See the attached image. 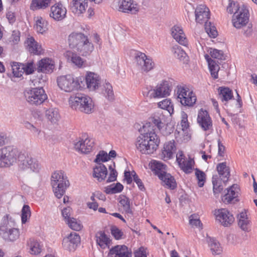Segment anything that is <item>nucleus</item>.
<instances>
[{
  "label": "nucleus",
  "instance_id": "f257e3e1",
  "mask_svg": "<svg viewBox=\"0 0 257 257\" xmlns=\"http://www.w3.org/2000/svg\"><path fill=\"white\" fill-rule=\"evenodd\" d=\"M68 43L71 48L75 49L83 56L90 55L94 49L88 37L80 32L71 33L68 36Z\"/></svg>",
  "mask_w": 257,
  "mask_h": 257
},
{
  "label": "nucleus",
  "instance_id": "f03ea898",
  "mask_svg": "<svg viewBox=\"0 0 257 257\" xmlns=\"http://www.w3.org/2000/svg\"><path fill=\"white\" fill-rule=\"evenodd\" d=\"M159 143L160 140L155 133L148 130L137 138L136 146L142 154H151L157 150Z\"/></svg>",
  "mask_w": 257,
  "mask_h": 257
},
{
  "label": "nucleus",
  "instance_id": "7ed1b4c3",
  "mask_svg": "<svg viewBox=\"0 0 257 257\" xmlns=\"http://www.w3.org/2000/svg\"><path fill=\"white\" fill-rule=\"evenodd\" d=\"M68 103L69 106L72 109L79 110L85 113H91L94 108L92 99L81 93L71 94L69 98Z\"/></svg>",
  "mask_w": 257,
  "mask_h": 257
},
{
  "label": "nucleus",
  "instance_id": "20e7f679",
  "mask_svg": "<svg viewBox=\"0 0 257 257\" xmlns=\"http://www.w3.org/2000/svg\"><path fill=\"white\" fill-rule=\"evenodd\" d=\"M51 185L55 195L58 198H61L69 186L67 178L61 171L54 172L51 176Z\"/></svg>",
  "mask_w": 257,
  "mask_h": 257
},
{
  "label": "nucleus",
  "instance_id": "39448f33",
  "mask_svg": "<svg viewBox=\"0 0 257 257\" xmlns=\"http://www.w3.org/2000/svg\"><path fill=\"white\" fill-rule=\"evenodd\" d=\"M20 153L12 146H7L0 149V167H9L18 160Z\"/></svg>",
  "mask_w": 257,
  "mask_h": 257
},
{
  "label": "nucleus",
  "instance_id": "423d86ee",
  "mask_svg": "<svg viewBox=\"0 0 257 257\" xmlns=\"http://www.w3.org/2000/svg\"><path fill=\"white\" fill-rule=\"evenodd\" d=\"M27 102L31 105L38 106L47 99V95L42 87L31 88L24 92Z\"/></svg>",
  "mask_w": 257,
  "mask_h": 257
},
{
  "label": "nucleus",
  "instance_id": "0eeeda50",
  "mask_svg": "<svg viewBox=\"0 0 257 257\" xmlns=\"http://www.w3.org/2000/svg\"><path fill=\"white\" fill-rule=\"evenodd\" d=\"M18 160L19 169L28 173L38 172L40 169L38 161L28 155L20 153Z\"/></svg>",
  "mask_w": 257,
  "mask_h": 257
},
{
  "label": "nucleus",
  "instance_id": "6e6552de",
  "mask_svg": "<svg viewBox=\"0 0 257 257\" xmlns=\"http://www.w3.org/2000/svg\"><path fill=\"white\" fill-rule=\"evenodd\" d=\"M57 84L61 90L67 92L77 90L80 87L78 80L71 75L61 76L58 77Z\"/></svg>",
  "mask_w": 257,
  "mask_h": 257
},
{
  "label": "nucleus",
  "instance_id": "1a4fd4ad",
  "mask_svg": "<svg viewBox=\"0 0 257 257\" xmlns=\"http://www.w3.org/2000/svg\"><path fill=\"white\" fill-rule=\"evenodd\" d=\"M249 20V12L246 6H242V9L233 15L232 19L233 26L236 29L245 26Z\"/></svg>",
  "mask_w": 257,
  "mask_h": 257
},
{
  "label": "nucleus",
  "instance_id": "9d476101",
  "mask_svg": "<svg viewBox=\"0 0 257 257\" xmlns=\"http://www.w3.org/2000/svg\"><path fill=\"white\" fill-rule=\"evenodd\" d=\"M137 66L142 72H148L151 70L154 66V63L152 60L148 58L145 53H138L136 56Z\"/></svg>",
  "mask_w": 257,
  "mask_h": 257
},
{
  "label": "nucleus",
  "instance_id": "9b49d317",
  "mask_svg": "<svg viewBox=\"0 0 257 257\" xmlns=\"http://www.w3.org/2000/svg\"><path fill=\"white\" fill-rule=\"evenodd\" d=\"M214 214L216 219L224 226L230 225L234 221V218L228 210L224 208L215 210Z\"/></svg>",
  "mask_w": 257,
  "mask_h": 257
},
{
  "label": "nucleus",
  "instance_id": "f8f14e48",
  "mask_svg": "<svg viewBox=\"0 0 257 257\" xmlns=\"http://www.w3.org/2000/svg\"><path fill=\"white\" fill-rule=\"evenodd\" d=\"M171 90L170 83L167 81H164L152 91L151 95L154 98L164 97L170 95Z\"/></svg>",
  "mask_w": 257,
  "mask_h": 257
},
{
  "label": "nucleus",
  "instance_id": "ddd939ff",
  "mask_svg": "<svg viewBox=\"0 0 257 257\" xmlns=\"http://www.w3.org/2000/svg\"><path fill=\"white\" fill-rule=\"evenodd\" d=\"M197 122L204 131L210 130L212 127V120L208 112L203 109H201L198 114Z\"/></svg>",
  "mask_w": 257,
  "mask_h": 257
},
{
  "label": "nucleus",
  "instance_id": "4468645a",
  "mask_svg": "<svg viewBox=\"0 0 257 257\" xmlns=\"http://www.w3.org/2000/svg\"><path fill=\"white\" fill-rule=\"evenodd\" d=\"M93 146V142L85 136L74 144L75 150L83 154H87L90 152Z\"/></svg>",
  "mask_w": 257,
  "mask_h": 257
},
{
  "label": "nucleus",
  "instance_id": "2eb2a0df",
  "mask_svg": "<svg viewBox=\"0 0 257 257\" xmlns=\"http://www.w3.org/2000/svg\"><path fill=\"white\" fill-rule=\"evenodd\" d=\"M119 11L123 13L135 14L139 11L138 5L134 0H119Z\"/></svg>",
  "mask_w": 257,
  "mask_h": 257
},
{
  "label": "nucleus",
  "instance_id": "dca6fc26",
  "mask_svg": "<svg viewBox=\"0 0 257 257\" xmlns=\"http://www.w3.org/2000/svg\"><path fill=\"white\" fill-rule=\"evenodd\" d=\"M132 257V252L125 245H117L112 247L108 254V256Z\"/></svg>",
  "mask_w": 257,
  "mask_h": 257
},
{
  "label": "nucleus",
  "instance_id": "f3484780",
  "mask_svg": "<svg viewBox=\"0 0 257 257\" xmlns=\"http://www.w3.org/2000/svg\"><path fill=\"white\" fill-rule=\"evenodd\" d=\"M195 20L198 23H207L210 18V11L205 5H199L197 7L195 11Z\"/></svg>",
  "mask_w": 257,
  "mask_h": 257
},
{
  "label": "nucleus",
  "instance_id": "a211bd4d",
  "mask_svg": "<svg viewBox=\"0 0 257 257\" xmlns=\"http://www.w3.org/2000/svg\"><path fill=\"white\" fill-rule=\"evenodd\" d=\"M67 10L61 3H58L52 6L50 13V17L56 21H61L66 17Z\"/></svg>",
  "mask_w": 257,
  "mask_h": 257
},
{
  "label": "nucleus",
  "instance_id": "6ab92c4d",
  "mask_svg": "<svg viewBox=\"0 0 257 257\" xmlns=\"http://www.w3.org/2000/svg\"><path fill=\"white\" fill-rule=\"evenodd\" d=\"M85 79L87 88L91 91L95 90L101 84V79L99 76L93 72L87 73Z\"/></svg>",
  "mask_w": 257,
  "mask_h": 257
},
{
  "label": "nucleus",
  "instance_id": "aec40b11",
  "mask_svg": "<svg viewBox=\"0 0 257 257\" xmlns=\"http://www.w3.org/2000/svg\"><path fill=\"white\" fill-rule=\"evenodd\" d=\"M176 150L174 140L170 141L164 144L163 150L160 154V157L164 161H167L173 158Z\"/></svg>",
  "mask_w": 257,
  "mask_h": 257
},
{
  "label": "nucleus",
  "instance_id": "412c9836",
  "mask_svg": "<svg viewBox=\"0 0 257 257\" xmlns=\"http://www.w3.org/2000/svg\"><path fill=\"white\" fill-rule=\"evenodd\" d=\"M64 55L68 61L71 62L78 68H83L87 66L86 61L74 52L68 51L66 52Z\"/></svg>",
  "mask_w": 257,
  "mask_h": 257
},
{
  "label": "nucleus",
  "instance_id": "4be33fe9",
  "mask_svg": "<svg viewBox=\"0 0 257 257\" xmlns=\"http://www.w3.org/2000/svg\"><path fill=\"white\" fill-rule=\"evenodd\" d=\"M189 88L185 85H178L177 86L175 92L177 95V99L181 104H191L192 103L193 99L190 98L189 100L184 99V96H187L188 92H190Z\"/></svg>",
  "mask_w": 257,
  "mask_h": 257
},
{
  "label": "nucleus",
  "instance_id": "5701e85b",
  "mask_svg": "<svg viewBox=\"0 0 257 257\" xmlns=\"http://www.w3.org/2000/svg\"><path fill=\"white\" fill-rule=\"evenodd\" d=\"M171 34L174 39L181 45L186 46L187 44V40L181 27L177 26H174L172 28Z\"/></svg>",
  "mask_w": 257,
  "mask_h": 257
},
{
  "label": "nucleus",
  "instance_id": "b1692460",
  "mask_svg": "<svg viewBox=\"0 0 257 257\" xmlns=\"http://www.w3.org/2000/svg\"><path fill=\"white\" fill-rule=\"evenodd\" d=\"M54 68L53 61L49 58H45L39 62L37 69L38 71L47 73L52 72Z\"/></svg>",
  "mask_w": 257,
  "mask_h": 257
},
{
  "label": "nucleus",
  "instance_id": "393cba45",
  "mask_svg": "<svg viewBox=\"0 0 257 257\" xmlns=\"http://www.w3.org/2000/svg\"><path fill=\"white\" fill-rule=\"evenodd\" d=\"M88 0H73L71 10L73 13L79 15L84 13L88 6Z\"/></svg>",
  "mask_w": 257,
  "mask_h": 257
},
{
  "label": "nucleus",
  "instance_id": "a878e982",
  "mask_svg": "<svg viewBox=\"0 0 257 257\" xmlns=\"http://www.w3.org/2000/svg\"><path fill=\"white\" fill-rule=\"evenodd\" d=\"M216 170L219 176V178L224 183L228 181L230 177V168L226 165V162L219 163L217 165Z\"/></svg>",
  "mask_w": 257,
  "mask_h": 257
},
{
  "label": "nucleus",
  "instance_id": "bb28decb",
  "mask_svg": "<svg viewBox=\"0 0 257 257\" xmlns=\"http://www.w3.org/2000/svg\"><path fill=\"white\" fill-rule=\"evenodd\" d=\"M107 175V170L105 166L102 163H97V165L93 169V176L97 178L99 181H101L105 179Z\"/></svg>",
  "mask_w": 257,
  "mask_h": 257
},
{
  "label": "nucleus",
  "instance_id": "cd10ccee",
  "mask_svg": "<svg viewBox=\"0 0 257 257\" xmlns=\"http://www.w3.org/2000/svg\"><path fill=\"white\" fill-rule=\"evenodd\" d=\"M238 185L233 184L227 189V193L223 196L222 201L225 203H230L237 196Z\"/></svg>",
  "mask_w": 257,
  "mask_h": 257
},
{
  "label": "nucleus",
  "instance_id": "c85d7f7f",
  "mask_svg": "<svg viewBox=\"0 0 257 257\" xmlns=\"http://www.w3.org/2000/svg\"><path fill=\"white\" fill-rule=\"evenodd\" d=\"M97 244L102 249L109 247L110 240L105 233L102 231H98L95 235Z\"/></svg>",
  "mask_w": 257,
  "mask_h": 257
},
{
  "label": "nucleus",
  "instance_id": "c756f323",
  "mask_svg": "<svg viewBox=\"0 0 257 257\" xmlns=\"http://www.w3.org/2000/svg\"><path fill=\"white\" fill-rule=\"evenodd\" d=\"M0 235L5 240L13 242L19 238L20 232L18 229L13 227L2 232Z\"/></svg>",
  "mask_w": 257,
  "mask_h": 257
},
{
  "label": "nucleus",
  "instance_id": "7c9ffc66",
  "mask_svg": "<svg viewBox=\"0 0 257 257\" xmlns=\"http://www.w3.org/2000/svg\"><path fill=\"white\" fill-rule=\"evenodd\" d=\"M159 179L163 181V185L165 186L166 188L173 190L177 186L174 178L170 174L167 173V172L163 175H161Z\"/></svg>",
  "mask_w": 257,
  "mask_h": 257
},
{
  "label": "nucleus",
  "instance_id": "2f4dec72",
  "mask_svg": "<svg viewBox=\"0 0 257 257\" xmlns=\"http://www.w3.org/2000/svg\"><path fill=\"white\" fill-rule=\"evenodd\" d=\"M15 225L14 220L9 214H6L2 218L0 224V234L4 232Z\"/></svg>",
  "mask_w": 257,
  "mask_h": 257
},
{
  "label": "nucleus",
  "instance_id": "473e14b6",
  "mask_svg": "<svg viewBox=\"0 0 257 257\" xmlns=\"http://www.w3.org/2000/svg\"><path fill=\"white\" fill-rule=\"evenodd\" d=\"M178 163L181 169L186 173H190L192 171V167L194 162L193 159L189 158L187 160L185 158L178 159Z\"/></svg>",
  "mask_w": 257,
  "mask_h": 257
},
{
  "label": "nucleus",
  "instance_id": "72a5a7b5",
  "mask_svg": "<svg viewBox=\"0 0 257 257\" xmlns=\"http://www.w3.org/2000/svg\"><path fill=\"white\" fill-rule=\"evenodd\" d=\"M53 0H32L30 5V9L36 11L40 9H46L48 8Z\"/></svg>",
  "mask_w": 257,
  "mask_h": 257
},
{
  "label": "nucleus",
  "instance_id": "f704fd0d",
  "mask_svg": "<svg viewBox=\"0 0 257 257\" xmlns=\"http://www.w3.org/2000/svg\"><path fill=\"white\" fill-rule=\"evenodd\" d=\"M150 165L152 170L154 171L159 178L161 177V175H163L166 172V165L159 161H152Z\"/></svg>",
  "mask_w": 257,
  "mask_h": 257
},
{
  "label": "nucleus",
  "instance_id": "c9c22d12",
  "mask_svg": "<svg viewBox=\"0 0 257 257\" xmlns=\"http://www.w3.org/2000/svg\"><path fill=\"white\" fill-rule=\"evenodd\" d=\"M238 224L240 228L245 231H248L249 229V220L247 217L246 212L242 211L237 216Z\"/></svg>",
  "mask_w": 257,
  "mask_h": 257
},
{
  "label": "nucleus",
  "instance_id": "e433bc0d",
  "mask_svg": "<svg viewBox=\"0 0 257 257\" xmlns=\"http://www.w3.org/2000/svg\"><path fill=\"white\" fill-rule=\"evenodd\" d=\"M45 115L48 120L52 123H56L60 118L58 110L56 108H50L46 110Z\"/></svg>",
  "mask_w": 257,
  "mask_h": 257
},
{
  "label": "nucleus",
  "instance_id": "4c0bfd02",
  "mask_svg": "<svg viewBox=\"0 0 257 257\" xmlns=\"http://www.w3.org/2000/svg\"><path fill=\"white\" fill-rule=\"evenodd\" d=\"M29 50L31 53L36 55H40L41 54L43 49L41 46L37 43L32 37L29 38L27 40Z\"/></svg>",
  "mask_w": 257,
  "mask_h": 257
},
{
  "label": "nucleus",
  "instance_id": "58836bf2",
  "mask_svg": "<svg viewBox=\"0 0 257 257\" xmlns=\"http://www.w3.org/2000/svg\"><path fill=\"white\" fill-rule=\"evenodd\" d=\"M35 25L34 28L38 33L43 34L47 30V22L42 17L38 16L35 18Z\"/></svg>",
  "mask_w": 257,
  "mask_h": 257
},
{
  "label": "nucleus",
  "instance_id": "ea45409f",
  "mask_svg": "<svg viewBox=\"0 0 257 257\" xmlns=\"http://www.w3.org/2000/svg\"><path fill=\"white\" fill-rule=\"evenodd\" d=\"M205 58L207 60L209 70L210 71L212 77L214 79L217 78L218 72L219 70V67L218 65L214 60L211 59V58H209L208 55H206Z\"/></svg>",
  "mask_w": 257,
  "mask_h": 257
},
{
  "label": "nucleus",
  "instance_id": "a19ab883",
  "mask_svg": "<svg viewBox=\"0 0 257 257\" xmlns=\"http://www.w3.org/2000/svg\"><path fill=\"white\" fill-rule=\"evenodd\" d=\"M218 90L219 96L222 101H227L233 97L232 91L228 87H220Z\"/></svg>",
  "mask_w": 257,
  "mask_h": 257
},
{
  "label": "nucleus",
  "instance_id": "79ce46f5",
  "mask_svg": "<svg viewBox=\"0 0 257 257\" xmlns=\"http://www.w3.org/2000/svg\"><path fill=\"white\" fill-rule=\"evenodd\" d=\"M102 92L105 98L109 101H112L114 99L112 87L109 83H105L103 85Z\"/></svg>",
  "mask_w": 257,
  "mask_h": 257
},
{
  "label": "nucleus",
  "instance_id": "37998d69",
  "mask_svg": "<svg viewBox=\"0 0 257 257\" xmlns=\"http://www.w3.org/2000/svg\"><path fill=\"white\" fill-rule=\"evenodd\" d=\"M217 175H213L212 177L213 191L215 195L219 194L223 189L222 182Z\"/></svg>",
  "mask_w": 257,
  "mask_h": 257
},
{
  "label": "nucleus",
  "instance_id": "c03bdc74",
  "mask_svg": "<svg viewBox=\"0 0 257 257\" xmlns=\"http://www.w3.org/2000/svg\"><path fill=\"white\" fill-rule=\"evenodd\" d=\"M172 52L174 54V56L180 61L184 62L187 61V54L180 46L178 45L174 46L172 48Z\"/></svg>",
  "mask_w": 257,
  "mask_h": 257
},
{
  "label": "nucleus",
  "instance_id": "a18cd8bd",
  "mask_svg": "<svg viewBox=\"0 0 257 257\" xmlns=\"http://www.w3.org/2000/svg\"><path fill=\"white\" fill-rule=\"evenodd\" d=\"M28 245L29 247V252L32 254H38L41 251L39 243L34 239H30L28 242Z\"/></svg>",
  "mask_w": 257,
  "mask_h": 257
},
{
  "label": "nucleus",
  "instance_id": "49530a36",
  "mask_svg": "<svg viewBox=\"0 0 257 257\" xmlns=\"http://www.w3.org/2000/svg\"><path fill=\"white\" fill-rule=\"evenodd\" d=\"M210 249L213 254H219L222 252V248L219 242L214 238H210L208 241Z\"/></svg>",
  "mask_w": 257,
  "mask_h": 257
},
{
  "label": "nucleus",
  "instance_id": "de8ad7c7",
  "mask_svg": "<svg viewBox=\"0 0 257 257\" xmlns=\"http://www.w3.org/2000/svg\"><path fill=\"white\" fill-rule=\"evenodd\" d=\"M158 105L162 109L167 110L170 114H172L174 112V107L171 100L169 99H165L158 103Z\"/></svg>",
  "mask_w": 257,
  "mask_h": 257
},
{
  "label": "nucleus",
  "instance_id": "09e8293b",
  "mask_svg": "<svg viewBox=\"0 0 257 257\" xmlns=\"http://www.w3.org/2000/svg\"><path fill=\"white\" fill-rule=\"evenodd\" d=\"M242 9V6L240 7L237 2L229 0V4L227 7L226 10L228 13L233 14L235 15L238 11H240V9Z\"/></svg>",
  "mask_w": 257,
  "mask_h": 257
},
{
  "label": "nucleus",
  "instance_id": "8fccbe9b",
  "mask_svg": "<svg viewBox=\"0 0 257 257\" xmlns=\"http://www.w3.org/2000/svg\"><path fill=\"white\" fill-rule=\"evenodd\" d=\"M119 203L123 207V210L127 214H132L133 211L130 207V201L128 198L123 196L121 197L119 200Z\"/></svg>",
  "mask_w": 257,
  "mask_h": 257
},
{
  "label": "nucleus",
  "instance_id": "3c124183",
  "mask_svg": "<svg viewBox=\"0 0 257 257\" xmlns=\"http://www.w3.org/2000/svg\"><path fill=\"white\" fill-rule=\"evenodd\" d=\"M66 222L70 228L75 231H79L82 227L80 221L73 217L69 219Z\"/></svg>",
  "mask_w": 257,
  "mask_h": 257
},
{
  "label": "nucleus",
  "instance_id": "603ef678",
  "mask_svg": "<svg viewBox=\"0 0 257 257\" xmlns=\"http://www.w3.org/2000/svg\"><path fill=\"white\" fill-rule=\"evenodd\" d=\"M204 27L206 33L210 37L215 38L217 37L218 33L216 28L210 22L205 23Z\"/></svg>",
  "mask_w": 257,
  "mask_h": 257
},
{
  "label": "nucleus",
  "instance_id": "864d4df0",
  "mask_svg": "<svg viewBox=\"0 0 257 257\" xmlns=\"http://www.w3.org/2000/svg\"><path fill=\"white\" fill-rule=\"evenodd\" d=\"M123 188V186L120 183H117L115 185L113 184L107 187L105 191L106 193L108 194H115L120 192Z\"/></svg>",
  "mask_w": 257,
  "mask_h": 257
},
{
  "label": "nucleus",
  "instance_id": "5fc2aeb1",
  "mask_svg": "<svg viewBox=\"0 0 257 257\" xmlns=\"http://www.w3.org/2000/svg\"><path fill=\"white\" fill-rule=\"evenodd\" d=\"M195 176L198 180V184L200 187L203 186L206 180V175L204 172L198 169H195Z\"/></svg>",
  "mask_w": 257,
  "mask_h": 257
},
{
  "label": "nucleus",
  "instance_id": "6e6d98bb",
  "mask_svg": "<svg viewBox=\"0 0 257 257\" xmlns=\"http://www.w3.org/2000/svg\"><path fill=\"white\" fill-rule=\"evenodd\" d=\"M31 216L30 207L27 205H24L22 210V222L25 223Z\"/></svg>",
  "mask_w": 257,
  "mask_h": 257
},
{
  "label": "nucleus",
  "instance_id": "4d7b16f0",
  "mask_svg": "<svg viewBox=\"0 0 257 257\" xmlns=\"http://www.w3.org/2000/svg\"><path fill=\"white\" fill-rule=\"evenodd\" d=\"M62 245L64 249L69 251H74L77 245L71 242L69 238H64L63 240Z\"/></svg>",
  "mask_w": 257,
  "mask_h": 257
},
{
  "label": "nucleus",
  "instance_id": "13d9d810",
  "mask_svg": "<svg viewBox=\"0 0 257 257\" xmlns=\"http://www.w3.org/2000/svg\"><path fill=\"white\" fill-rule=\"evenodd\" d=\"M109 160V157L107 153L104 151H101L97 155L94 162L96 163H101V162H106Z\"/></svg>",
  "mask_w": 257,
  "mask_h": 257
},
{
  "label": "nucleus",
  "instance_id": "bf43d9fd",
  "mask_svg": "<svg viewBox=\"0 0 257 257\" xmlns=\"http://www.w3.org/2000/svg\"><path fill=\"white\" fill-rule=\"evenodd\" d=\"M189 223L192 226L200 227L202 225L198 214H193L189 217Z\"/></svg>",
  "mask_w": 257,
  "mask_h": 257
},
{
  "label": "nucleus",
  "instance_id": "052dcab7",
  "mask_svg": "<svg viewBox=\"0 0 257 257\" xmlns=\"http://www.w3.org/2000/svg\"><path fill=\"white\" fill-rule=\"evenodd\" d=\"M66 238H69L71 242L77 245L80 242V237L79 235L75 232L71 233Z\"/></svg>",
  "mask_w": 257,
  "mask_h": 257
},
{
  "label": "nucleus",
  "instance_id": "680f3d73",
  "mask_svg": "<svg viewBox=\"0 0 257 257\" xmlns=\"http://www.w3.org/2000/svg\"><path fill=\"white\" fill-rule=\"evenodd\" d=\"M210 54L211 56L213 58L221 60L223 59L224 57L223 52L217 49H214L211 50Z\"/></svg>",
  "mask_w": 257,
  "mask_h": 257
},
{
  "label": "nucleus",
  "instance_id": "e2e57ef3",
  "mask_svg": "<svg viewBox=\"0 0 257 257\" xmlns=\"http://www.w3.org/2000/svg\"><path fill=\"white\" fill-rule=\"evenodd\" d=\"M152 122L160 130L164 126V123L162 122L160 116L155 115L151 118Z\"/></svg>",
  "mask_w": 257,
  "mask_h": 257
},
{
  "label": "nucleus",
  "instance_id": "0e129e2a",
  "mask_svg": "<svg viewBox=\"0 0 257 257\" xmlns=\"http://www.w3.org/2000/svg\"><path fill=\"white\" fill-rule=\"evenodd\" d=\"M22 70H24L26 74H32L34 72V66L32 62L28 63L26 65H23L21 68Z\"/></svg>",
  "mask_w": 257,
  "mask_h": 257
},
{
  "label": "nucleus",
  "instance_id": "69168bd1",
  "mask_svg": "<svg viewBox=\"0 0 257 257\" xmlns=\"http://www.w3.org/2000/svg\"><path fill=\"white\" fill-rule=\"evenodd\" d=\"M111 233L116 239H119L121 238V236L123 234V233L121 230L116 226H113L111 227Z\"/></svg>",
  "mask_w": 257,
  "mask_h": 257
},
{
  "label": "nucleus",
  "instance_id": "338daca9",
  "mask_svg": "<svg viewBox=\"0 0 257 257\" xmlns=\"http://www.w3.org/2000/svg\"><path fill=\"white\" fill-rule=\"evenodd\" d=\"M252 25L251 24H248L247 26L243 27V35L246 37H250L252 35Z\"/></svg>",
  "mask_w": 257,
  "mask_h": 257
},
{
  "label": "nucleus",
  "instance_id": "774afa93",
  "mask_svg": "<svg viewBox=\"0 0 257 257\" xmlns=\"http://www.w3.org/2000/svg\"><path fill=\"white\" fill-rule=\"evenodd\" d=\"M182 119L181 124L183 127V130L189 127V122L188 121V115L185 112H182L181 114Z\"/></svg>",
  "mask_w": 257,
  "mask_h": 257
}]
</instances>
